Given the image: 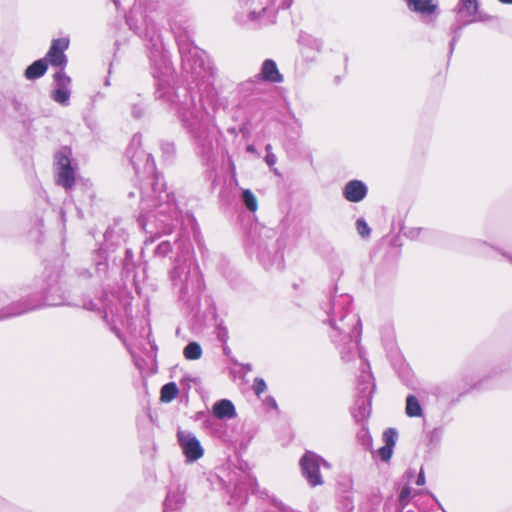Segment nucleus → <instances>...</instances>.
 Segmentation results:
<instances>
[{"label":"nucleus","instance_id":"nucleus-12","mask_svg":"<svg viewBox=\"0 0 512 512\" xmlns=\"http://www.w3.org/2000/svg\"><path fill=\"white\" fill-rule=\"evenodd\" d=\"M47 62L45 59H39L32 63L25 70V77L28 80H34L43 76L47 71Z\"/></svg>","mask_w":512,"mask_h":512},{"label":"nucleus","instance_id":"nucleus-29","mask_svg":"<svg viewBox=\"0 0 512 512\" xmlns=\"http://www.w3.org/2000/svg\"><path fill=\"white\" fill-rule=\"evenodd\" d=\"M115 4H117V0H113Z\"/></svg>","mask_w":512,"mask_h":512},{"label":"nucleus","instance_id":"nucleus-27","mask_svg":"<svg viewBox=\"0 0 512 512\" xmlns=\"http://www.w3.org/2000/svg\"><path fill=\"white\" fill-rule=\"evenodd\" d=\"M247 150H248L249 152H254V151H255V149H254V147H253V146H248V147H247Z\"/></svg>","mask_w":512,"mask_h":512},{"label":"nucleus","instance_id":"nucleus-15","mask_svg":"<svg viewBox=\"0 0 512 512\" xmlns=\"http://www.w3.org/2000/svg\"><path fill=\"white\" fill-rule=\"evenodd\" d=\"M201 355L202 349L196 342H191L184 348V356L186 359L197 360L201 357Z\"/></svg>","mask_w":512,"mask_h":512},{"label":"nucleus","instance_id":"nucleus-10","mask_svg":"<svg viewBox=\"0 0 512 512\" xmlns=\"http://www.w3.org/2000/svg\"><path fill=\"white\" fill-rule=\"evenodd\" d=\"M408 7L421 14H431L437 8L435 0H408Z\"/></svg>","mask_w":512,"mask_h":512},{"label":"nucleus","instance_id":"nucleus-3","mask_svg":"<svg viewBox=\"0 0 512 512\" xmlns=\"http://www.w3.org/2000/svg\"><path fill=\"white\" fill-rule=\"evenodd\" d=\"M71 151L64 148L56 155V164L58 169L57 183L65 188H71L75 182L74 170L70 161Z\"/></svg>","mask_w":512,"mask_h":512},{"label":"nucleus","instance_id":"nucleus-2","mask_svg":"<svg viewBox=\"0 0 512 512\" xmlns=\"http://www.w3.org/2000/svg\"><path fill=\"white\" fill-rule=\"evenodd\" d=\"M177 439L187 462L193 463L203 456L204 449L193 433L179 430L177 432Z\"/></svg>","mask_w":512,"mask_h":512},{"label":"nucleus","instance_id":"nucleus-1","mask_svg":"<svg viewBox=\"0 0 512 512\" xmlns=\"http://www.w3.org/2000/svg\"><path fill=\"white\" fill-rule=\"evenodd\" d=\"M321 465L327 469L330 468V464L327 461L310 451L306 452L300 460L302 474L312 487L319 486L324 483L320 474Z\"/></svg>","mask_w":512,"mask_h":512},{"label":"nucleus","instance_id":"nucleus-16","mask_svg":"<svg viewBox=\"0 0 512 512\" xmlns=\"http://www.w3.org/2000/svg\"><path fill=\"white\" fill-rule=\"evenodd\" d=\"M242 199H243L247 209H249L252 212H255L257 210V208H258L257 199L250 190L246 189L243 191Z\"/></svg>","mask_w":512,"mask_h":512},{"label":"nucleus","instance_id":"nucleus-14","mask_svg":"<svg viewBox=\"0 0 512 512\" xmlns=\"http://www.w3.org/2000/svg\"><path fill=\"white\" fill-rule=\"evenodd\" d=\"M177 394V385L174 382L167 383L161 389V400L163 402H170L177 396Z\"/></svg>","mask_w":512,"mask_h":512},{"label":"nucleus","instance_id":"nucleus-9","mask_svg":"<svg viewBox=\"0 0 512 512\" xmlns=\"http://www.w3.org/2000/svg\"><path fill=\"white\" fill-rule=\"evenodd\" d=\"M213 414L215 417L219 419H231L236 416V411L231 401L227 399H222L214 404Z\"/></svg>","mask_w":512,"mask_h":512},{"label":"nucleus","instance_id":"nucleus-19","mask_svg":"<svg viewBox=\"0 0 512 512\" xmlns=\"http://www.w3.org/2000/svg\"><path fill=\"white\" fill-rule=\"evenodd\" d=\"M356 228H357L358 233H359L362 237H367V236H369V234H370V228H369L368 224H367L363 219H358V220H357V222H356Z\"/></svg>","mask_w":512,"mask_h":512},{"label":"nucleus","instance_id":"nucleus-6","mask_svg":"<svg viewBox=\"0 0 512 512\" xmlns=\"http://www.w3.org/2000/svg\"><path fill=\"white\" fill-rule=\"evenodd\" d=\"M257 77L260 80L270 83H280L283 81L282 74L279 72L276 63L271 59H267L263 62L261 71Z\"/></svg>","mask_w":512,"mask_h":512},{"label":"nucleus","instance_id":"nucleus-11","mask_svg":"<svg viewBox=\"0 0 512 512\" xmlns=\"http://www.w3.org/2000/svg\"><path fill=\"white\" fill-rule=\"evenodd\" d=\"M185 502V497L181 492L168 493L164 502V512H174L179 510Z\"/></svg>","mask_w":512,"mask_h":512},{"label":"nucleus","instance_id":"nucleus-20","mask_svg":"<svg viewBox=\"0 0 512 512\" xmlns=\"http://www.w3.org/2000/svg\"><path fill=\"white\" fill-rule=\"evenodd\" d=\"M254 391L255 393L259 396L261 393H263L267 386H266V383L265 381L262 379V378H256L254 380Z\"/></svg>","mask_w":512,"mask_h":512},{"label":"nucleus","instance_id":"nucleus-18","mask_svg":"<svg viewBox=\"0 0 512 512\" xmlns=\"http://www.w3.org/2000/svg\"><path fill=\"white\" fill-rule=\"evenodd\" d=\"M410 498H411V488L408 486L403 487L399 494V497H398L399 505L402 508H404L409 503Z\"/></svg>","mask_w":512,"mask_h":512},{"label":"nucleus","instance_id":"nucleus-26","mask_svg":"<svg viewBox=\"0 0 512 512\" xmlns=\"http://www.w3.org/2000/svg\"><path fill=\"white\" fill-rule=\"evenodd\" d=\"M502 3L512 4V0H499Z\"/></svg>","mask_w":512,"mask_h":512},{"label":"nucleus","instance_id":"nucleus-22","mask_svg":"<svg viewBox=\"0 0 512 512\" xmlns=\"http://www.w3.org/2000/svg\"><path fill=\"white\" fill-rule=\"evenodd\" d=\"M416 484L419 486H422L425 484V475H424L423 469H421L419 472Z\"/></svg>","mask_w":512,"mask_h":512},{"label":"nucleus","instance_id":"nucleus-25","mask_svg":"<svg viewBox=\"0 0 512 512\" xmlns=\"http://www.w3.org/2000/svg\"><path fill=\"white\" fill-rule=\"evenodd\" d=\"M266 151H267V153H272L271 152V145L270 144L266 145Z\"/></svg>","mask_w":512,"mask_h":512},{"label":"nucleus","instance_id":"nucleus-23","mask_svg":"<svg viewBox=\"0 0 512 512\" xmlns=\"http://www.w3.org/2000/svg\"><path fill=\"white\" fill-rule=\"evenodd\" d=\"M31 309H32V307H30V308H24V309H21V310H16V311H14V312L7 313V314L5 315V317L14 316V315H20V314H22V313H24V312H27V311L31 310Z\"/></svg>","mask_w":512,"mask_h":512},{"label":"nucleus","instance_id":"nucleus-28","mask_svg":"<svg viewBox=\"0 0 512 512\" xmlns=\"http://www.w3.org/2000/svg\"><path fill=\"white\" fill-rule=\"evenodd\" d=\"M175 275H177L178 277H180V274L178 273L177 269L173 272V277H175Z\"/></svg>","mask_w":512,"mask_h":512},{"label":"nucleus","instance_id":"nucleus-8","mask_svg":"<svg viewBox=\"0 0 512 512\" xmlns=\"http://www.w3.org/2000/svg\"><path fill=\"white\" fill-rule=\"evenodd\" d=\"M396 436L397 433L392 428H389L384 431L383 440L385 442V445L378 450V454L383 461L390 460L393 453V448L396 444Z\"/></svg>","mask_w":512,"mask_h":512},{"label":"nucleus","instance_id":"nucleus-7","mask_svg":"<svg viewBox=\"0 0 512 512\" xmlns=\"http://www.w3.org/2000/svg\"><path fill=\"white\" fill-rule=\"evenodd\" d=\"M366 185L358 180L350 181L344 188L345 198L350 202H359L366 196Z\"/></svg>","mask_w":512,"mask_h":512},{"label":"nucleus","instance_id":"nucleus-5","mask_svg":"<svg viewBox=\"0 0 512 512\" xmlns=\"http://www.w3.org/2000/svg\"><path fill=\"white\" fill-rule=\"evenodd\" d=\"M56 88L52 92V99L62 105H67L70 98V83L71 79L63 70L58 71L54 76Z\"/></svg>","mask_w":512,"mask_h":512},{"label":"nucleus","instance_id":"nucleus-17","mask_svg":"<svg viewBox=\"0 0 512 512\" xmlns=\"http://www.w3.org/2000/svg\"><path fill=\"white\" fill-rule=\"evenodd\" d=\"M477 9L476 0H461L460 12H466L467 15H472Z\"/></svg>","mask_w":512,"mask_h":512},{"label":"nucleus","instance_id":"nucleus-21","mask_svg":"<svg viewBox=\"0 0 512 512\" xmlns=\"http://www.w3.org/2000/svg\"><path fill=\"white\" fill-rule=\"evenodd\" d=\"M265 160L269 166H273L275 165L277 159L273 153H267Z\"/></svg>","mask_w":512,"mask_h":512},{"label":"nucleus","instance_id":"nucleus-24","mask_svg":"<svg viewBox=\"0 0 512 512\" xmlns=\"http://www.w3.org/2000/svg\"><path fill=\"white\" fill-rule=\"evenodd\" d=\"M266 402H267L269 405H271L273 408H276V406H277V405H276L275 400H274L273 398H271V397H268V398L266 399Z\"/></svg>","mask_w":512,"mask_h":512},{"label":"nucleus","instance_id":"nucleus-4","mask_svg":"<svg viewBox=\"0 0 512 512\" xmlns=\"http://www.w3.org/2000/svg\"><path fill=\"white\" fill-rule=\"evenodd\" d=\"M69 40L66 38L56 39L52 42V45L46 55V61L52 66L55 67H63L67 63V58L64 54V51L68 48Z\"/></svg>","mask_w":512,"mask_h":512},{"label":"nucleus","instance_id":"nucleus-13","mask_svg":"<svg viewBox=\"0 0 512 512\" xmlns=\"http://www.w3.org/2000/svg\"><path fill=\"white\" fill-rule=\"evenodd\" d=\"M405 412L409 417H421L422 407L414 395H408L406 399Z\"/></svg>","mask_w":512,"mask_h":512}]
</instances>
